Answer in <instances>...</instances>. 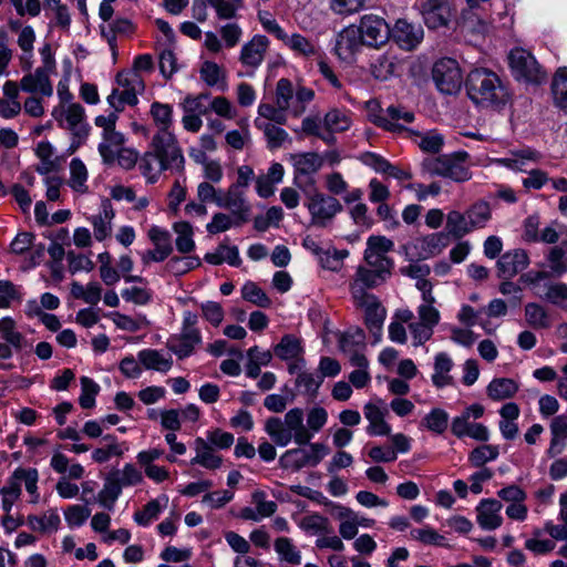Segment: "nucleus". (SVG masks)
I'll use <instances>...</instances> for the list:
<instances>
[{
  "mask_svg": "<svg viewBox=\"0 0 567 567\" xmlns=\"http://www.w3.org/2000/svg\"><path fill=\"white\" fill-rule=\"evenodd\" d=\"M449 238L443 231L424 236L417 241L419 256L423 259L436 256L447 246Z\"/></svg>",
  "mask_w": 567,
  "mask_h": 567,
  "instance_id": "obj_41",
  "label": "nucleus"
},
{
  "mask_svg": "<svg viewBox=\"0 0 567 567\" xmlns=\"http://www.w3.org/2000/svg\"><path fill=\"white\" fill-rule=\"evenodd\" d=\"M357 32L364 45L379 48L385 44L390 38V27L384 18L374 14H363L358 24H354Z\"/></svg>",
  "mask_w": 567,
  "mask_h": 567,
  "instance_id": "obj_9",
  "label": "nucleus"
},
{
  "mask_svg": "<svg viewBox=\"0 0 567 567\" xmlns=\"http://www.w3.org/2000/svg\"><path fill=\"white\" fill-rule=\"evenodd\" d=\"M52 116L60 127L69 131L79 141L86 137L87 122L81 104H59L52 110Z\"/></svg>",
  "mask_w": 567,
  "mask_h": 567,
  "instance_id": "obj_8",
  "label": "nucleus"
},
{
  "mask_svg": "<svg viewBox=\"0 0 567 567\" xmlns=\"http://www.w3.org/2000/svg\"><path fill=\"white\" fill-rule=\"evenodd\" d=\"M419 291L422 296V302L416 309L419 321L435 328L441 320V315L439 309L434 306L436 299L433 291H431V287L424 282L419 285Z\"/></svg>",
  "mask_w": 567,
  "mask_h": 567,
  "instance_id": "obj_27",
  "label": "nucleus"
},
{
  "mask_svg": "<svg viewBox=\"0 0 567 567\" xmlns=\"http://www.w3.org/2000/svg\"><path fill=\"white\" fill-rule=\"evenodd\" d=\"M290 161L297 176L313 175L321 169L324 163L323 157L313 152L290 155Z\"/></svg>",
  "mask_w": 567,
  "mask_h": 567,
  "instance_id": "obj_34",
  "label": "nucleus"
},
{
  "mask_svg": "<svg viewBox=\"0 0 567 567\" xmlns=\"http://www.w3.org/2000/svg\"><path fill=\"white\" fill-rule=\"evenodd\" d=\"M50 74L51 73L39 68L33 72H28L20 80L21 90L31 95L52 96L53 86Z\"/></svg>",
  "mask_w": 567,
  "mask_h": 567,
  "instance_id": "obj_23",
  "label": "nucleus"
},
{
  "mask_svg": "<svg viewBox=\"0 0 567 567\" xmlns=\"http://www.w3.org/2000/svg\"><path fill=\"white\" fill-rule=\"evenodd\" d=\"M451 431L460 439L468 436L481 442H486L489 439V431L484 424L472 423L470 420H465V417H454Z\"/></svg>",
  "mask_w": 567,
  "mask_h": 567,
  "instance_id": "obj_33",
  "label": "nucleus"
},
{
  "mask_svg": "<svg viewBox=\"0 0 567 567\" xmlns=\"http://www.w3.org/2000/svg\"><path fill=\"white\" fill-rule=\"evenodd\" d=\"M394 244L385 236H370L367 239L364 250V260L370 267H379L392 271L393 260L388 257V252L392 251Z\"/></svg>",
  "mask_w": 567,
  "mask_h": 567,
  "instance_id": "obj_14",
  "label": "nucleus"
},
{
  "mask_svg": "<svg viewBox=\"0 0 567 567\" xmlns=\"http://www.w3.org/2000/svg\"><path fill=\"white\" fill-rule=\"evenodd\" d=\"M449 413L440 408L432 409L420 422V429H425L434 434H442L449 426Z\"/></svg>",
  "mask_w": 567,
  "mask_h": 567,
  "instance_id": "obj_52",
  "label": "nucleus"
},
{
  "mask_svg": "<svg viewBox=\"0 0 567 567\" xmlns=\"http://www.w3.org/2000/svg\"><path fill=\"white\" fill-rule=\"evenodd\" d=\"M150 116L156 132L154 135L174 134V107L172 104L154 101L150 105Z\"/></svg>",
  "mask_w": 567,
  "mask_h": 567,
  "instance_id": "obj_28",
  "label": "nucleus"
},
{
  "mask_svg": "<svg viewBox=\"0 0 567 567\" xmlns=\"http://www.w3.org/2000/svg\"><path fill=\"white\" fill-rule=\"evenodd\" d=\"M554 101L560 109L567 110V66L559 68L553 79Z\"/></svg>",
  "mask_w": 567,
  "mask_h": 567,
  "instance_id": "obj_59",
  "label": "nucleus"
},
{
  "mask_svg": "<svg viewBox=\"0 0 567 567\" xmlns=\"http://www.w3.org/2000/svg\"><path fill=\"white\" fill-rule=\"evenodd\" d=\"M27 525L35 533L50 535L59 530L61 518L55 508H50L40 515H29Z\"/></svg>",
  "mask_w": 567,
  "mask_h": 567,
  "instance_id": "obj_30",
  "label": "nucleus"
},
{
  "mask_svg": "<svg viewBox=\"0 0 567 567\" xmlns=\"http://www.w3.org/2000/svg\"><path fill=\"white\" fill-rule=\"evenodd\" d=\"M567 247L556 246L549 249L546 255V264H540V268H548L549 278H559L567 272V260L565 258Z\"/></svg>",
  "mask_w": 567,
  "mask_h": 567,
  "instance_id": "obj_42",
  "label": "nucleus"
},
{
  "mask_svg": "<svg viewBox=\"0 0 567 567\" xmlns=\"http://www.w3.org/2000/svg\"><path fill=\"white\" fill-rule=\"evenodd\" d=\"M125 144V136L122 132L115 130L109 133H102V141L99 144V153L103 162L107 165L113 164V155L117 153Z\"/></svg>",
  "mask_w": 567,
  "mask_h": 567,
  "instance_id": "obj_40",
  "label": "nucleus"
},
{
  "mask_svg": "<svg viewBox=\"0 0 567 567\" xmlns=\"http://www.w3.org/2000/svg\"><path fill=\"white\" fill-rule=\"evenodd\" d=\"M348 256L349 251L347 249L338 250L333 248L323 250L318 260L322 268L338 272L341 270L343 260Z\"/></svg>",
  "mask_w": 567,
  "mask_h": 567,
  "instance_id": "obj_64",
  "label": "nucleus"
},
{
  "mask_svg": "<svg viewBox=\"0 0 567 567\" xmlns=\"http://www.w3.org/2000/svg\"><path fill=\"white\" fill-rule=\"evenodd\" d=\"M296 374V386L300 393L316 398L323 382L322 377H319L318 373L306 371L305 368L301 371H297Z\"/></svg>",
  "mask_w": 567,
  "mask_h": 567,
  "instance_id": "obj_56",
  "label": "nucleus"
},
{
  "mask_svg": "<svg viewBox=\"0 0 567 567\" xmlns=\"http://www.w3.org/2000/svg\"><path fill=\"white\" fill-rule=\"evenodd\" d=\"M508 63L513 76L518 81L540 84L546 80V73L534 55L522 48H515L509 52Z\"/></svg>",
  "mask_w": 567,
  "mask_h": 567,
  "instance_id": "obj_7",
  "label": "nucleus"
},
{
  "mask_svg": "<svg viewBox=\"0 0 567 567\" xmlns=\"http://www.w3.org/2000/svg\"><path fill=\"white\" fill-rule=\"evenodd\" d=\"M503 505L495 498L482 499L476 506V520L481 528L485 530H494L502 526Z\"/></svg>",
  "mask_w": 567,
  "mask_h": 567,
  "instance_id": "obj_21",
  "label": "nucleus"
},
{
  "mask_svg": "<svg viewBox=\"0 0 567 567\" xmlns=\"http://www.w3.org/2000/svg\"><path fill=\"white\" fill-rule=\"evenodd\" d=\"M446 235L454 238H462L473 231L472 226L468 225V217L466 212L450 210L446 215Z\"/></svg>",
  "mask_w": 567,
  "mask_h": 567,
  "instance_id": "obj_51",
  "label": "nucleus"
},
{
  "mask_svg": "<svg viewBox=\"0 0 567 567\" xmlns=\"http://www.w3.org/2000/svg\"><path fill=\"white\" fill-rule=\"evenodd\" d=\"M254 123L255 126L264 133L267 145L271 150L279 148L289 140L288 133L277 124L266 122L261 118H255Z\"/></svg>",
  "mask_w": 567,
  "mask_h": 567,
  "instance_id": "obj_48",
  "label": "nucleus"
},
{
  "mask_svg": "<svg viewBox=\"0 0 567 567\" xmlns=\"http://www.w3.org/2000/svg\"><path fill=\"white\" fill-rule=\"evenodd\" d=\"M324 504L331 508L333 518L339 520V536L346 540L354 539L359 532L357 527V513L350 507L330 501H327Z\"/></svg>",
  "mask_w": 567,
  "mask_h": 567,
  "instance_id": "obj_20",
  "label": "nucleus"
},
{
  "mask_svg": "<svg viewBox=\"0 0 567 567\" xmlns=\"http://www.w3.org/2000/svg\"><path fill=\"white\" fill-rule=\"evenodd\" d=\"M0 339L12 344L16 352L31 348L25 337L18 330L17 322L11 317L0 319Z\"/></svg>",
  "mask_w": 567,
  "mask_h": 567,
  "instance_id": "obj_36",
  "label": "nucleus"
},
{
  "mask_svg": "<svg viewBox=\"0 0 567 567\" xmlns=\"http://www.w3.org/2000/svg\"><path fill=\"white\" fill-rule=\"evenodd\" d=\"M114 217L115 210L110 200L105 199L102 202L99 213L89 218L97 241H104L111 237Z\"/></svg>",
  "mask_w": 567,
  "mask_h": 567,
  "instance_id": "obj_25",
  "label": "nucleus"
},
{
  "mask_svg": "<svg viewBox=\"0 0 567 567\" xmlns=\"http://www.w3.org/2000/svg\"><path fill=\"white\" fill-rule=\"evenodd\" d=\"M468 225L473 230L484 228L492 217L489 204L485 200H478L472 204L467 209Z\"/></svg>",
  "mask_w": 567,
  "mask_h": 567,
  "instance_id": "obj_55",
  "label": "nucleus"
},
{
  "mask_svg": "<svg viewBox=\"0 0 567 567\" xmlns=\"http://www.w3.org/2000/svg\"><path fill=\"white\" fill-rule=\"evenodd\" d=\"M305 206L310 215V225L319 228L328 227L342 210V205L336 197L320 192L307 194Z\"/></svg>",
  "mask_w": 567,
  "mask_h": 567,
  "instance_id": "obj_6",
  "label": "nucleus"
},
{
  "mask_svg": "<svg viewBox=\"0 0 567 567\" xmlns=\"http://www.w3.org/2000/svg\"><path fill=\"white\" fill-rule=\"evenodd\" d=\"M195 162L203 166L205 182L218 184L224 177V168L219 161L208 159L204 153L194 156Z\"/></svg>",
  "mask_w": 567,
  "mask_h": 567,
  "instance_id": "obj_60",
  "label": "nucleus"
},
{
  "mask_svg": "<svg viewBox=\"0 0 567 567\" xmlns=\"http://www.w3.org/2000/svg\"><path fill=\"white\" fill-rule=\"evenodd\" d=\"M112 476L115 477L122 488L138 485L144 481L142 471L132 463H126L122 470L113 473Z\"/></svg>",
  "mask_w": 567,
  "mask_h": 567,
  "instance_id": "obj_61",
  "label": "nucleus"
},
{
  "mask_svg": "<svg viewBox=\"0 0 567 567\" xmlns=\"http://www.w3.org/2000/svg\"><path fill=\"white\" fill-rule=\"evenodd\" d=\"M518 389V383L513 379L497 378L487 385V395L494 401H503L513 398Z\"/></svg>",
  "mask_w": 567,
  "mask_h": 567,
  "instance_id": "obj_47",
  "label": "nucleus"
},
{
  "mask_svg": "<svg viewBox=\"0 0 567 567\" xmlns=\"http://www.w3.org/2000/svg\"><path fill=\"white\" fill-rule=\"evenodd\" d=\"M204 260L210 265L227 262L234 267L239 266L241 262L238 248L226 244H220L214 251L207 252L204 256Z\"/></svg>",
  "mask_w": 567,
  "mask_h": 567,
  "instance_id": "obj_46",
  "label": "nucleus"
},
{
  "mask_svg": "<svg viewBox=\"0 0 567 567\" xmlns=\"http://www.w3.org/2000/svg\"><path fill=\"white\" fill-rule=\"evenodd\" d=\"M297 525L301 530L311 536L317 535L319 537L331 532L329 519L319 513H310L300 517L297 520Z\"/></svg>",
  "mask_w": 567,
  "mask_h": 567,
  "instance_id": "obj_43",
  "label": "nucleus"
},
{
  "mask_svg": "<svg viewBox=\"0 0 567 567\" xmlns=\"http://www.w3.org/2000/svg\"><path fill=\"white\" fill-rule=\"evenodd\" d=\"M286 47H288L296 55L302 58H312L318 54L317 45L299 33H292L289 35L285 33V37L280 40Z\"/></svg>",
  "mask_w": 567,
  "mask_h": 567,
  "instance_id": "obj_44",
  "label": "nucleus"
},
{
  "mask_svg": "<svg viewBox=\"0 0 567 567\" xmlns=\"http://www.w3.org/2000/svg\"><path fill=\"white\" fill-rule=\"evenodd\" d=\"M390 37L402 50L412 51L423 41L424 31L419 23L398 19L393 27L390 28Z\"/></svg>",
  "mask_w": 567,
  "mask_h": 567,
  "instance_id": "obj_15",
  "label": "nucleus"
},
{
  "mask_svg": "<svg viewBox=\"0 0 567 567\" xmlns=\"http://www.w3.org/2000/svg\"><path fill=\"white\" fill-rule=\"evenodd\" d=\"M550 444L547 454L554 457L560 454L566 447L567 441V419L564 415H558L553 419L550 423Z\"/></svg>",
  "mask_w": 567,
  "mask_h": 567,
  "instance_id": "obj_38",
  "label": "nucleus"
},
{
  "mask_svg": "<svg viewBox=\"0 0 567 567\" xmlns=\"http://www.w3.org/2000/svg\"><path fill=\"white\" fill-rule=\"evenodd\" d=\"M137 359L147 370L166 373L173 365L172 357L155 349H144L137 353Z\"/></svg>",
  "mask_w": 567,
  "mask_h": 567,
  "instance_id": "obj_37",
  "label": "nucleus"
},
{
  "mask_svg": "<svg viewBox=\"0 0 567 567\" xmlns=\"http://www.w3.org/2000/svg\"><path fill=\"white\" fill-rule=\"evenodd\" d=\"M421 14L427 28L440 29L447 27L455 13L447 0H424Z\"/></svg>",
  "mask_w": 567,
  "mask_h": 567,
  "instance_id": "obj_17",
  "label": "nucleus"
},
{
  "mask_svg": "<svg viewBox=\"0 0 567 567\" xmlns=\"http://www.w3.org/2000/svg\"><path fill=\"white\" fill-rule=\"evenodd\" d=\"M454 362L446 352H439L434 357L433 374L431 375L432 383L441 389L451 385L453 378L450 374Z\"/></svg>",
  "mask_w": 567,
  "mask_h": 567,
  "instance_id": "obj_35",
  "label": "nucleus"
},
{
  "mask_svg": "<svg viewBox=\"0 0 567 567\" xmlns=\"http://www.w3.org/2000/svg\"><path fill=\"white\" fill-rule=\"evenodd\" d=\"M122 487L116 482L115 477L110 474L103 484V488L99 492L95 501L105 509L112 511L115 502L122 493Z\"/></svg>",
  "mask_w": 567,
  "mask_h": 567,
  "instance_id": "obj_54",
  "label": "nucleus"
},
{
  "mask_svg": "<svg viewBox=\"0 0 567 567\" xmlns=\"http://www.w3.org/2000/svg\"><path fill=\"white\" fill-rule=\"evenodd\" d=\"M209 95L208 94H198V95H187L181 102V107L184 113L195 114V115H206L209 110Z\"/></svg>",
  "mask_w": 567,
  "mask_h": 567,
  "instance_id": "obj_62",
  "label": "nucleus"
},
{
  "mask_svg": "<svg viewBox=\"0 0 567 567\" xmlns=\"http://www.w3.org/2000/svg\"><path fill=\"white\" fill-rule=\"evenodd\" d=\"M116 87L106 97V102L114 111L122 112L126 105L135 106L138 95L145 90L144 79L136 71H121L117 73Z\"/></svg>",
  "mask_w": 567,
  "mask_h": 567,
  "instance_id": "obj_5",
  "label": "nucleus"
},
{
  "mask_svg": "<svg viewBox=\"0 0 567 567\" xmlns=\"http://www.w3.org/2000/svg\"><path fill=\"white\" fill-rule=\"evenodd\" d=\"M241 297L258 307L268 308L271 305L270 298L254 281H247L241 287Z\"/></svg>",
  "mask_w": 567,
  "mask_h": 567,
  "instance_id": "obj_63",
  "label": "nucleus"
},
{
  "mask_svg": "<svg viewBox=\"0 0 567 567\" xmlns=\"http://www.w3.org/2000/svg\"><path fill=\"white\" fill-rule=\"evenodd\" d=\"M194 450L196 455L192 458V464H198L210 471L217 470L223 465V457L203 437H197L194 441Z\"/></svg>",
  "mask_w": 567,
  "mask_h": 567,
  "instance_id": "obj_31",
  "label": "nucleus"
},
{
  "mask_svg": "<svg viewBox=\"0 0 567 567\" xmlns=\"http://www.w3.org/2000/svg\"><path fill=\"white\" fill-rule=\"evenodd\" d=\"M265 431L281 447L287 446L291 441L298 445L308 444L312 439V433L303 424V411L300 408L290 409L284 420L268 419Z\"/></svg>",
  "mask_w": 567,
  "mask_h": 567,
  "instance_id": "obj_3",
  "label": "nucleus"
},
{
  "mask_svg": "<svg viewBox=\"0 0 567 567\" xmlns=\"http://www.w3.org/2000/svg\"><path fill=\"white\" fill-rule=\"evenodd\" d=\"M168 496L162 494L155 499L150 501L143 509L136 512L133 516L134 522L140 526H148L152 522L156 520L159 514L167 507Z\"/></svg>",
  "mask_w": 567,
  "mask_h": 567,
  "instance_id": "obj_39",
  "label": "nucleus"
},
{
  "mask_svg": "<svg viewBox=\"0 0 567 567\" xmlns=\"http://www.w3.org/2000/svg\"><path fill=\"white\" fill-rule=\"evenodd\" d=\"M89 172L85 164L80 158H72L70 162L69 186L79 194H85L87 186Z\"/></svg>",
  "mask_w": 567,
  "mask_h": 567,
  "instance_id": "obj_50",
  "label": "nucleus"
},
{
  "mask_svg": "<svg viewBox=\"0 0 567 567\" xmlns=\"http://www.w3.org/2000/svg\"><path fill=\"white\" fill-rule=\"evenodd\" d=\"M351 126L349 114L340 110H331L323 117V127L327 134L343 132Z\"/></svg>",
  "mask_w": 567,
  "mask_h": 567,
  "instance_id": "obj_57",
  "label": "nucleus"
},
{
  "mask_svg": "<svg viewBox=\"0 0 567 567\" xmlns=\"http://www.w3.org/2000/svg\"><path fill=\"white\" fill-rule=\"evenodd\" d=\"M176 234V249L182 254H189L195 249L194 228L188 221H177L173 225Z\"/></svg>",
  "mask_w": 567,
  "mask_h": 567,
  "instance_id": "obj_53",
  "label": "nucleus"
},
{
  "mask_svg": "<svg viewBox=\"0 0 567 567\" xmlns=\"http://www.w3.org/2000/svg\"><path fill=\"white\" fill-rule=\"evenodd\" d=\"M364 417L368 421L367 433L371 436H388L392 432L391 425L385 420L388 409L382 399L375 398L363 406Z\"/></svg>",
  "mask_w": 567,
  "mask_h": 567,
  "instance_id": "obj_16",
  "label": "nucleus"
},
{
  "mask_svg": "<svg viewBox=\"0 0 567 567\" xmlns=\"http://www.w3.org/2000/svg\"><path fill=\"white\" fill-rule=\"evenodd\" d=\"M274 353L277 358L288 363L290 374H295L306 367L302 342L293 334L284 336L274 348Z\"/></svg>",
  "mask_w": 567,
  "mask_h": 567,
  "instance_id": "obj_13",
  "label": "nucleus"
},
{
  "mask_svg": "<svg viewBox=\"0 0 567 567\" xmlns=\"http://www.w3.org/2000/svg\"><path fill=\"white\" fill-rule=\"evenodd\" d=\"M37 34L31 25H24L17 34V45L21 50L19 56L21 69L30 71L33 65V51Z\"/></svg>",
  "mask_w": 567,
  "mask_h": 567,
  "instance_id": "obj_32",
  "label": "nucleus"
},
{
  "mask_svg": "<svg viewBox=\"0 0 567 567\" xmlns=\"http://www.w3.org/2000/svg\"><path fill=\"white\" fill-rule=\"evenodd\" d=\"M358 307L364 311L365 323L369 330L378 336L381 332L386 311L375 296L354 299Z\"/></svg>",
  "mask_w": 567,
  "mask_h": 567,
  "instance_id": "obj_22",
  "label": "nucleus"
},
{
  "mask_svg": "<svg viewBox=\"0 0 567 567\" xmlns=\"http://www.w3.org/2000/svg\"><path fill=\"white\" fill-rule=\"evenodd\" d=\"M275 550L281 561H286L291 565H299L301 563L300 550L288 537L277 538L275 542Z\"/></svg>",
  "mask_w": 567,
  "mask_h": 567,
  "instance_id": "obj_58",
  "label": "nucleus"
},
{
  "mask_svg": "<svg viewBox=\"0 0 567 567\" xmlns=\"http://www.w3.org/2000/svg\"><path fill=\"white\" fill-rule=\"evenodd\" d=\"M466 87L470 99L482 106L497 107L509 99V92L498 75L484 68L474 69L468 73Z\"/></svg>",
  "mask_w": 567,
  "mask_h": 567,
  "instance_id": "obj_2",
  "label": "nucleus"
},
{
  "mask_svg": "<svg viewBox=\"0 0 567 567\" xmlns=\"http://www.w3.org/2000/svg\"><path fill=\"white\" fill-rule=\"evenodd\" d=\"M363 45L354 24H351L338 33L334 52L340 60L349 62L353 60Z\"/></svg>",
  "mask_w": 567,
  "mask_h": 567,
  "instance_id": "obj_19",
  "label": "nucleus"
},
{
  "mask_svg": "<svg viewBox=\"0 0 567 567\" xmlns=\"http://www.w3.org/2000/svg\"><path fill=\"white\" fill-rule=\"evenodd\" d=\"M185 157L175 134L153 135L147 151L140 158V172L150 184L165 171L182 172Z\"/></svg>",
  "mask_w": 567,
  "mask_h": 567,
  "instance_id": "obj_1",
  "label": "nucleus"
},
{
  "mask_svg": "<svg viewBox=\"0 0 567 567\" xmlns=\"http://www.w3.org/2000/svg\"><path fill=\"white\" fill-rule=\"evenodd\" d=\"M529 265V258L525 250L514 249L505 252L497 261L498 276L512 278L523 271Z\"/></svg>",
  "mask_w": 567,
  "mask_h": 567,
  "instance_id": "obj_26",
  "label": "nucleus"
},
{
  "mask_svg": "<svg viewBox=\"0 0 567 567\" xmlns=\"http://www.w3.org/2000/svg\"><path fill=\"white\" fill-rule=\"evenodd\" d=\"M200 80L210 87L225 86L226 84V71L218 63L210 60H203L199 66Z\"/></svg>",
  "mask_w": 567,
  "mask_h": 567,
  "instance_id": "obj_45",
  "label": "nucleus"
},
{
  "mask_svg": "<svg viewBox=\"0 0 567 567\" xmlns=\"http://www.w3.org/2000/svg\"><path fill=\"white\" fill-rule=\"evenodd\" d=\"M391 271L382 267L359 266L355 270L353 280L350 284V290L353 299H362L371 296L367 292L368 289L378 287L383 284Z\"/></svg>",
  "mask_w": 567,
  "mask_h": 567,
  "instance_id": "obj_11",
  "label": "nucleus"
},
{
  "mask_svg": "<svg viewBox=\"0 0 567 567\" xmlns=\"http://www.w3.org/2000/svg\"><path fill=\"white\" fill-rule=\"evenodd\" d=\"M202 342L200 332L182 331L179 334L172 336L167 341L168 349L179 359L189 357L195 347Z\"/></svg>",
  "mask_w": 567,
  "mask_h": 567,
  "instance_id": "obj_29",
  "label": "nucleus"
},
{
  "mask_svg": "<svg viewBox=\"0 0 567 567\" xmlns=\"http://www.w3.org/2000/svg\"><path fill=\"white\" fill-rule=\"evenodd\" d=\"M13 481L19 482V487L24 485L25 491L30 494V502L35 504L39 502L38 492L39 474L35 468H17L12 476Z\"/></svg>",
  "mask_w": 567,
  "mask_h": 567,
  "instance_id": "obj_49",
  "label": "nucleus"
},
{
  "mask_svg": "<svg viewBox=\"0 0 567 567\" xmlns=\"http://www.w3.org/2000/svg\"><path fill=\"white\" fill-rule=\"evenodd\" d=\"M413 121L414 114L412 112L389 106L382 115L375 118V124L393 133L410 135L412 131L406 125Z\"/></svg>",
  "mask_w": 567,
  "mask_h": 567,
  "instance_id": "obj_18",
  "label": "nucleus"
},
{
  "mask_svg": "<svg viewBox=\"0 0 567 567\" xmlns=\"http://www.w3.org/2000/svg\"><path fill=\"white\" fill-rule=\"evenodd\" d=\"M220 208L229 209L234 215L243 219L250 213V205L245 195V189L231 184L227 190H221L220 199L217 202Z\"/></svg>",
  "mask_w": 567,
  "mask_h": 567,
  "instance_id": "obj_24",
  "label": "nucleus"
},
{
  "mask_svg": "<svg viewBox=\"0 0 567 567\" xmlns=\"http://www.w3.org/2000/svg\"><path fill=\"white\" fill-rule=\"evenodd\" d=\"M432 76L439 91L444 94L456 93L461 87V70L454 59L439 60L433 66Z\"/></svg>",
  "mask_w": 567,
  "mask_h": 567,
  "instance_id": "obj_12",
  "label": "nucleus"
},
{
  "mask_svg": "<svg viewBox=\"0 0 567 567\" xmlns=\"http://www.w3.org/2000/svg\"><path fill=\"white\" fill-rule=\"evenodd\" d=\"M540 158L542 154L539 152L530 147H522L509 151L504 157L493 158L491 163L514 172H527L529 164H536ZM548 181V175L544 171L530 169L528 176L523 178L522 183L526 189H540Z\"/></svg>",
  "mask_w": 567,
  "mask_h": 567,
  "instance_id": "obj_4",
  "label": "nucleus"
},
{
  "mask_svg": "<svg viewBox=\"0 0 567 567\" xmlns=\"http://www.w3.org/2000/svg\"><path fill=\"white\" fill-rule=\"evenodd\" d=\"M269 48V40L261 34L254 35L240 50L239 61L245 69L239 75L254 76L256 70L262 64Z\"/></svg>",
  "mask_w": 567,
  "mask_h": 567,
  "instance_id": "obj_10",
  "label": "nucleus"
}]
</instances>
